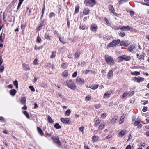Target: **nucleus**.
Here are the masks:
<instances>
[{
    "label": "nucleus",
    "instance_id": "37998d69",
    "mask_svg": "<svg viewBox=\"0 0 149 149\" xmlns=\"http://www.w3.org/2000/svg\"><path fill=\"white\" fill-rule=\"evenodd\" d=\"M45 38L49 40H51V38L50 36H49V35L46 34L45 35Z\"/></svg>",
    "mask_w": 149,
    "mask_h": 149
},
{
    "label": "nucleus",
    "instance_id": "f8f14e48",
    "mask_svg": "<svg viewBox=\"0 0 149 149\" xmlns=\"http://www.w3.org/2000/svg\"><path fill=\"white\" fill-rule=\"evenodd\" d=\"M144 78L142 77H135L134 78L133 80L136 82L139 83L144 81Z\"/></svg>",
    "mask_w": 149,
    "mask_h": 149
},
{
    "label": "nucleus",
    "instance_id": "bf43d9fd",
    "mask_svg": "<svg viewBox=\"0 0 149 149\" xmlns=\"http://www.w3.org/2000/svg\"><path fill=\"white\" fill-rule=\"evenodd\" d=\"M3 42V40L2 39V33H1L0 36V43Z\"/></svg>",
    "mask_w": 149,
    "mask_h": 149
},
{
    "label": "nucleus",
    "instance_id": "c9c22d12",
    "mask_svg": "<svg viewBox=\"0 0 149 149\" xmlns=\"http://www.w3.org/2000/svg\"><path fill=\"white\" fill-rule=\"evenodd\" d=\"M56 52L55 51H53L52 53V55L50 57V58H54L56 56Z\"/></svg>",
    "mask_w": 149,
    "mask_h": 149
},
{
    "label": "nucleus",
    "instance_id": "9d476101",
    "mask_svg": "<svg viewBox=\"0 0 149 149\" xmlns=\"http://www.w3.org/2000/svg\"><path fill=\"white\" fill-rule=\"evenodd\" d=\"M145 54L144 53H142L141 54L139 55V54H136L137 58H138L139 60H144Z\"/></svg>",
    "mask_w": 149,
    "mask_h": 149
},
{
    "label": "nucleus",
    "instance_id": "39448f33",
    "mask_svg": "<svg viewBox=\"0 0 149 149\" xmlns=\"http://www.w3.org/2000/svg\"><path fill=\"white\" fill-rule=\"evenodd\" d=\"M136 45L132 44L128 47L127 50L129 52L135 54L136 53V51H139L136 50Z\"/></svg>",
    "mask_w": 149,
    "mask_h": 149
},
{
    "label": "nucleus",
    "instance_id": "b1692460",
    "mask_svg": "<svg viewBox=\"0 0 149 149\" xmlns=\"http://www.w3.org/2000/svg\"><path fill=\"white\" fill-rule=\"evenodd\" d=\"M80 55V52L78 51H77L75 54L74 56V58L75 59H77L79 58V56Z\"/></svg>",
    "mask_w": 149,
    "mask_h": 149
},
{
    "label": "nucleus",
    "instance_id": "aec40b11",
    "mask_svg": "<svg viewBox=\"0 0 149 149\" xmlns=\"http://www.w3.org/2000/svg\"><path fill=\"white\" fill-rule=\"evenodd\" d=\"M97 26L96 24H92L91 26V30L92 31H96Z\"/></svg>",
    "mask_w": 149,
    "mask_h": 149
},
{
    "label": "nucleus",
    "instance_id": "4c0bfd02",
    "mask_svg": "<svg viewBox=\"0 0 149 149\" xmlns=\"http://www.w3.org/2000/svg\"><path fill=\"white\" fill-rule=\"evenodd\" d=\"M71 113V111L70 109H68L65 112V115L66 116H68Z\"/></svg>",
    "mask_w": 149,
    "mask_h": 149
},
{
    "label": "nucleus",
    "instance_id": "f257e3e1",
    "mask_svg": "<svg viewBox=\"0 0 149 149\" xmlns=\"http://www.w3.org/2000/svg\"><path fill=\"white\" fill-rule=\"evenodd\" d=\"M105 60L106 63L109 65H112L114 64V61L113 58L110 56L107 55L105 56Z\"/></svg>",
    "mask_w": 149,
    "mask_h": 149
},
{
    "label": "nucleus",
    "instance_id": "7ed1b4c3",
    "mask_svg": "<svg viewBox=\"0 0 149 149\" xmlns=\"http://www.w3.org/2000/svg\"><path fill=\"white\" fill-rule=\"evenodd\" d=\"M95 0H84L85 5L89 7H92L96 4Z\"/></svg>",
    "mask_w": 149,
    "mask_h": 149
},
{
    "label": "nucleus",
    "instance_id": "49530a36",
    "mask_svg": "<svg viewBox=\"0 0 149 149\" xmlns=\"http://www.w3.org/2000/svg\"><path fill=\"white\" fill-rule=\"evenodd\" d=\"M48 120L49 122L50 123H52L53 121L52 118L49 116H48Z\"/></svg>",
    "mask_w": 149,
    "mask_h": 149
},
{
    "label": "nucleus",
    "instance_id": "0eeeda50",
    "mask_svg": "<svg viewBox=\"0 0 149 149\" xmlns=\"http://www.w3.org/2000/svg\"><path fill=\"white\" fill-rule=\"evenodd\" d=\"M76 82L78 84L80 85H83L84 83V79L79 77H77L76 78Z\"/></svg>",
    "mask_w": 149,
    "mask_h": 149
},
{
    "label": "nucleus",
    "instance_id": "5701e85b",
    "mask_svg": "<svg viewBox=\"0 0 149 149\" xmlns=\"http://www.w3.org/2000/svg\"><path fill=\"white\" fill-rule=\"evenodd\" d=\"M37 130L39 134L41 136L43 135V133L41 129L38 127H37Z\"/></svg>",
    "mask_w": 149,
    "mask_h": 149
},
{
    "label": "nucleus",
    "instance_id": "2f4dec72",
    "mask_svg": "<svg viewBox=\"0 0 149 149\" xmlns=\"http://www.w3.org/2000/svg\"><path fill=\"white\" fill-rule=\"evenodd\" d=\"M98 85H95L94 86L92 85L89 88L93 90H95L98 88Z\"/></svg>",
    "mask_w": 149,
    "mask_h": 149
},
{
    "label": "nucleus",
    "instance_id": "6e6d98bb",
    "mask_svg": "<svg viewBox=\"0 0 149 149\" xmlns=\"http://www.w3.org/2000/svg\"><path fill=\"white\" fill-rule=\"evenodd\" d=\"M22 3V2H20V1H19V2L18 3V6L17 7V10H18V9H19V8Z\"/></svg>",
    "mask_w": 149,
    "mask_h": 149
},
{
    "label": "nucleus",
    "instance_id": "5fc2aeb1",
    "mask_svg": "<svg viewBox=\"0 0 149 149\" xmlns=\"http://www.w3.org/2000/svg\"><path fill=\"white\" fill-rule=\"evenodd\" d=\"M38 60L37 59H34L33 61V64L34 65H37L38 64V63L37 62Z\"/></svg>",
    "mask_w": 149,
    "mask_h": 149
},
{
    "label": "nucleus",
    "instance_id": "72a5a7b5",
    "mask_svg": "<svg viewBox=\"0 0 149 149\" xmlns=\"http://www.w3.org/2000/svg\"><path fill=\"white\" fill-rule=\"evenodd\" d=\"M131 74L132 75H135L136 76H137L140 74V73L139 72L136 71L134 72H132Z\"/></svg>",
    "mask_w": 149,
    "mask_h": 149
},
{
    "label": "nucleus",
    "instance_id": "e433bc0d",
    "mask_svg": "<svg viewBox=\"0 0 149 149\" xmlns=\"http://www.w3.org/2000/svg\"><path fill=\"white\" fill-rule=\"evenodd\" d=\"M13 85L16 87V88L17 89L18 88V83L17 80H15L13 82Z\"/></svg>",
    "mask_w": 149,
    "mask_h": 149
},
{
    "label": "nucleus",
    "instance_id": "09e8293b",
    "mask_svg": "<svg viewBox=\"0 0 149 149\" xmlns=\"http://www.w3.org/2000/svg\"><path fill=\"white\" fill-rule=\"evenodd\" d=\"M42 24H40L39 25L38 27L36 28V30L38 31H40L42 28Z\"/></svg>",
    "mask_w": 149,
    "mask_h": 149
},
{
    "label": "nucleus",
    "instance_id": "20e7f679",
    "mask_svg": "<svg viewBox=\"0 0 149 149\" xmlns=\"http://www.w3.org/2000/svg\"><path fill=\"white\" fill-rule=\"evenodd\" d=\"M131 57L129 56L126 55H123L118 57L117 59L118 62H121L123 60L127 61L130 60Z\"/></svg>",
    "mask_w": 149,
    "mask_h": 149
},
{
    "label": "nucleus",
    "instance_id": "412c9836",
    "mask_svg": "<svg viewBox=\"0 0 149 149\" xmlns=\"http://www.w3.org/2000/svg\"><path fill=\"white\" fill-rule=\"evenodd\" d=\"M90 11L89 9L87 8H84L83 10V13L84 15H87L88 14Z\"/></svg>",
    "mask_w": 149,
    "mask_h": 149
},
{
    "label": "nucleus",
    "instance_id": "3c124183",
    "mask_svg": "<svg viewBox=\"0 0 149 149\" xmlns=\"http://www.w3.org/2000/svg\"><path fill=\"white\" fill-rule=\"evenodd\" d=\"M77 75V72H74L72 74V77L73 78L75 77Z\"/></svg>",
    "mask_w": 149,
    "mask_h": 149
},
{
    "label": "nucleus",
    "instance_id": "e2e57ef3",
    "mask_svg": "<svg viewBox=\"0 0 149 149\" xmlns=\"http://www.w3.org/2000/svg\"><path fill=\"white\" fill-rule=\"evenodd\" d=\"M106 116V115L105 113H103L101 115V117L103 118H105Z\"/></svg>",
    "mask_w": 149,
    "mask_h": 149
},
{
    "label": "nucleus",
    "instance_id": "de8ad7c7",
    "mask_svg": "<svg viewBox=\"0 0 149 149\" xmlns=\"http://www.w3.org/2000/svg\"><path fill=\"white\" fill-rule=\"evenodd\" d=\"M41 40V38L39 36H38L37 38L36 42L37 43H39L40 42Z\"/></svg>",
    "mask_w": 149,
    "mask_h": 149
},
{
    "label": "nucleus",
    "instance_id": "bb28decb",
    "mask_svg": "<svg viewBox=\"0 0 149 149\" xmlns=\"http://www.w3.org/2000/svg\"><path fill=\"white\" fill-rule=\"evenodd\" d=\"M104 19L106 23V24H107L108 26H110L111 25V23L110 22V21L108 20V19L107 18H104Z\"/></svg>",
    "mask_w": 149,
    "mask_h": 149
},
{
    "label": "nucleus",
    "instance_id": "6e6552de",
    "mask_svg": "<svg viewBox=\"0 0 149 149\" xmlns=\"http://www.w3.org/2000/svg\"><path fill=\"white\" fill-rule=\"evenodd\" d=\"M3 63V60L2 59V56H0V72L1 73L4 70V66L2 65L1 67V65Z\"/></svg>",
    "mask_w": 149,
    "mask_h": 149
},
{
    "label": "nucleus",
    "instance_id": "a211bd4d",
    "mask_svg": "<svg viewBox=\"0 0 149 149\" xmlns=\"http://www.w3.org/2000/svg\"><path fill=\"white\" fill-rule=\"evenodd\" d=\"M69 118H63L61 119V121L63 123H66L69 121Z\"/></svg>",
    "mask_w": 149,
    "mask_h": 149
},
{
    "label": "nucleus",
    "instance_id": "a18cd8bd",
    "mask_svg": "<svg viewBox=\"0 0 149 149\" xmlns=\"http://www.w3.org/2000/svg\"><path fill=\"white\" fill-rule=\"evenodd\" d=\"M91 96L89 95L87 96L85 98V100L86 101L90 100L91 99Z\"/></svg>",
    "mask_w": 149,
    "mask_h": 149
},
{
    "label": "nucleus",
    "instance_id": "f03ea898",
    "mask_svg": "<svg viewBox=\"0 0 149 149\" xmlns=\"http://www.w3.org/2000/svg\"><path fill=\"white\" fill-rule=\"evenodd\" d=\"M67 86L72 90H74L76 88V85L74 82L72 80H68L66 81Z\"/></svg>",
    "mask_w": 149,
    "mask_h": 149
},
{
    "label": "nucleus",
    "instance_id": "052dcab7",
    "mask_svg": "<svg viewBox=\"0 0 149 149\" xmlns=\"http://www.w3.org/2000/svg\"><path fill=\"white\" fill-rule=\"evenodd\" d=\"M45 134L48 137H50L51 136L52 133H47V132H45Z\"/></svg>",
    "mask_w": 149,
    "mask_h": 149
},
{
    "label": "nucleus",
    "instance_id": "ddd939ff",
    "mask_svg": "<svg viewBox=\"0 0 149 149\" xmlns=\"http://www.w3.org/2000/svg\"><path fill=\"white\" fill-rule=\"evenodd\" d=\"M131 28L129 26H124L123 27H120L117 29H120L124 31H129L130 30Z\"/></svg>",
    "mask_w": 149,
    "mask_h": 149
},
{
    "label": "nucleus",
    "instance_id": "f3484780",
    "mask_svg": "<svg viewBox=\"0 0 149 149\" xmlns=\"http://www.w3.org/2000/svg\"><path fill=\"white\" fill-rule=\"evenodd\" d=\"M107 78L108 79H110L111 77H113V71L112 70H110L107 74Z\"/></svg>",
    "mask_w": 149,
    "mask_h": 149
},
{
    "label": "nucleus",
    "instance_id": "423d86ee",
    "mask_svg": "<svg viewBox=\"0 0 149 149\" xmlns=\"http://www.w3.org/2000/svg\"><path fill=\"white\" fill-rule=\"evenodd\" d=\"M120 42V39L114 40L109 44L107 46V48L109 49V47L115 46L119 44Z\"/></svg>",
    "mask_w": 149,
    "mask_h": 149
},
{
    "label": "nucleus",
    "instance_id": "473e14b6",
    "mask_svg": "<svg viewBox=\"0 0 149 149\" xmlns=\"http://www.w3.org/2000/svg\"><path fill=\"white\" fill-rule=\"evenodd\" d=\"M23 113L25 116L27 118H29L30 116L28 112L25 111H23Z\"/></svg>",
    "mask_w": 149,
    "mask_h": 149
},
{
    "label": "nucleus",
    "instance_id": "58836bf2",
    "mask_svg": "<svg viewBox=\"0 0 149 149\" xmlns=\"http://www.w3.org/2000/svg\"><path fill=\"white\" fill-rule=\"evenodd\" d=\"M105 125V124L101 123L99 127H98L99 129H101V130L102 129L104 128Z\"/></svg>",
    "mask_w": 149,
    "mask_h": 149
},
{
    "label": "nucleus",
    "instance_id": "7c9ffc66",
    "mask_svg": "<svg viewBox=\"0 0 149 149\" xmlns=\"http://www.w3.org/2000/svg\"><path fill=\"white\" fill-rule=\"evenodd\" d=\"M54 127L57 129H59L61 128V126L59 125L58 123H56L54 125Z\"/></svg>",
    "mask_w": 149,
    "mask_h": 149
},
{
    "label": "nucleus",
    "instance_id": "c03bdc74",
    "mask_svg": "<svg viewBox=\"0 0 149 149\" xmlns=\"http://www.w3.org/2000/svg\"><path fill=\"white\" fill-rule=\"evenodd\" d=\"M127 95H128V93L127 92H125L122 95L121 98L122 99H123Z\"/></svg>",
    "mask_w": 149,
    "mask_h": 149
},
{
    "label": "nucleus",
    "instance_id": "1a4fd4ad",
    "mask_svg": "<svg viewBox=\"0 0 149 149\" xmlns=\"http://www.w3.org/2000/svg\"><path fill=\"white\" fill-rule=\"evenodd\" d=\"M109 9L111 13L116 15L117 14L115 12L114 9L112 5L111 4L109 5Z\"/></svg>",
    "mask_w": 149,
    "mask_h": 149
},
{
    "label": "nucleus",
    "instance_id": "9b49d317",
    "mask_svg": "<svg viewBox=\"0 0 149 149\" xmlns=\"http://www.w3.org/2000/svg\"><path fill=\"white\" fill-rule=\"evenodd\" d=\"M127 131L125 130H121L118 134L117 136L120 138L122 137L126 134Z\"/></svg>",
    "mask_w": 149,
    "mask_h": 149
},
{
    "label": "nucleus",
    "instance_id": "393cba45",
    "mask_svg": "<svg viewBox=\"0 0 149 149\" xmlns=\"http://www.w3.org/2000/svg\"><path fill=\"white\" fill-rule=\"evenodd\" d=\"M16 92V91L15 89L11 90L10 91V95L13 96H14L15 95Z\"/></svg>",
    "mask_w": 149,
    "mask_h": 149
},
{
    "label": "nucleus",
    "instance_id": "4be33fe9",
    "mask_svg": "<svg viewBox=\"0 0 149 149\" xmlns=\"http://www.w3.org/2000/svg\"><path fill=\"white\" fill-rule=\"evenodd\" d=\"M54 142L57 144L58 145L60 146L61 143L59 140V138L56 137L54 139Z\"/></svg>",
    "mask_w": 149,
    "mask_h": 149
},
{
    "label": "nucleus",
    "instance_id": "4468645a",
    "mask_svg": "<svg viewBox=\"0 0 149 149\" xmlns=\"http://www.w3.org/2000/svg\"><path fill=\"white\" fill-rule=\"evenodd\" d=\"M112 93V91H109L105 93L103 96L104 98H109Z\"/></svg>",
    "mask_w": 149,
    "mask_h": 149
},
{
    "label": "nucleus",
    "instance_id": "69168bd1",
    "mask_svg": "<svg viewBox=\"0 0 149 149\" xmlns=\"http://www.w3.org/2000/svg\"><path fill=\"white\" fill-rule=\"evenodd\" d=\"M54 15H55L54 13L53 12H52L50 13V15H49V17H52L54 16Z\"/></svg>",
    "mask_w": 149,
    "mask_h": 149
},
{
    "label": "nucleus",
    "instance_id": "338daca9",
    "mask_svg": "<svg viewBox=\"0 0 149 149\" xmlns=\"http://www.w3.org/2000/svg\"><path fill=\"white\" fill-rule=\"evenodd\" d=\"M131 149V146L130 145H127L125 148V149Z\"/></svg>",
    "mask_w": 149,
    "mask_h": 149
},
{
    "label": "nucleus",
    "instance_id": "864d4df0",
    "mask_svg": "<svg viewBox=\"0 0 149 149\" xmlns=\"http://www.w3.org/2000/svg\"><path fill=\"white\" fill-rule=\"evenodd\" d=\"M29 88L31 90L33 91L34 92L35 90L33 86H29Z\"/></svg>",
    "mask_w": 149,
    "mask_h": 149
},
{
    "label": "nucleus",
    "instance_id": "c756f323",
    "mask_svg": "<svg viewBox=\"0 0 149 149\" xmlns=\"http://www.w3.org/2000/svg\"><path fill=\"white\" fill-rule=\"evenodd\" d=\"M26 101V98L25 97H22L21 99V102L22 104H24Z\"/></svg>",
    "mask_w": 149,
    "mask_h": 149
},
{
    "label": "nucleus",
    "instance_id": "c85d7f7f",
    "mask_svg": "<svg viewBox=\"0 0 149 149\" xmlns=\"http://www.w3.org/2000/svg\"><path fill=\"white\" fill-rule=\"evenodd\" d=\"M98 136H94L92 137V140L93 142H96L98 140Z\"/></svg>",
    "mask_w": 149,
    "mask_h": 149
},
{
    "label": "nucleus",
    "instance_id": "774afa93",
    "mask_svg": "<svg viewBox=\"0 0 149 149\" xmlns=\"http://www.w3.org/2000/svg\"><path fill=\"white\" fill-rule=\"evenodd\" d=\"M129 12L131 16H132L134 14V12L133 11H130Z\"/></svg>",
    "mask_w": 149,
    "mask_h": 149
},
{
    "label": "nucleus",
    "instance_id": "f704fd0d",
    "mask_svg": "<svg viewBox=\"0 0 149 149\" xmlns=\"http://www.w3.org/2000/svg\"><path fill=\"white\" fill-rule=\"evenodd\" d=\"M79 7L78 5H77L75 6V12L76 13H77L79 11Z\"/></svg>",
    "mask_w": 149,
    "mask_h": 149
},
{
    "label": "nucleus",
    "instance_id": "603ef678",
    "mask_svg": "<svg viewBox=\"0 0 149 149\" xmlns=\"http://www.w3.org/2000/svg\"><path fill=\"white\" fill-rule=\"evenodd\" d=\"M0 121L3 123H5V121L3 118L1 116H0Z\"/></svg>",
    "mask_w": 149,
    "mask_h": 149
},
{
    "label": "nucleus",
    "instance_id": "2eb2a0df",
    "mask_svg": "<svg viewBox=\"0 0 149 149\" xmlns=\"http://www.w3.org/2000/svg\"><path fill=\"white\" fill-rule=\"evenodd\" d=\"M22 67L25 70L28 71L30 70V68L29 67V65L28 64H26L25 63L22 64Z\"/></svg>",
    "mask_w": 149,
    "mask_h": 149
},
{
    "label": "nucleus",
    "instance_id": "6ab92c4d",
    "mask_svg": "<svg viewBox=\"0 0 149 149\" xmlns=\"http://www.w3.org/2000/svg\"><path fill=\"white\" fill-rule=\"evenodd\" d=\"M117 119V117L116 116L114 117L111 120V124L113 125L115 124Z\"/></svg>",
    "mask_w": 149,
    "mask_h": 149
},
{
    "label": "nucleus",
    "instance_id": "4d7b16f0",
    "mask_svg": "<svg viewBox=\"0 0 149 149\" xmlns=\"http://www.w3.org/2000/svg\"><path fill=\"white\" fill-rule=\"evenodd\" d=\"M86 28L85 26L84 25H81L79 27V28L81 29L84 30Z\"/></svg>",
    "mask_w": 149,
    "mask_h": 149
},
{
    "label": "nucleus",
    "instance_id": "dca6fc26",
    "mask_svg": "<svg viewBox=\"0 0 149 149\" xmlns=\"http://www.w3.org/2000/svg\"><path fill=\"white\" fill-rule=\"evenodd\" d=\"M68 75V72L67 70L64 71L62 74V76L63 78H66Z\"/></svg>",
    "mask_w": 149,
    "mask_h": 149
},
{
    "label": "nucleus",
    "instance_id": "a19ab883",
    "mask_svg": "<svg viewBox=\"0 0 149 149\" xmlns=\"http://www.w3.org/2000/svg\"><path fill=\"white\" fill-rule=\"evenodd\" d=\"M59 40L63 44H65V41L64 40L63 38L59 37Z\"/></svg>",
    "mask_w": 149,
    "mask_h": 149
},
{
    "label": "nucleus",
    "instance_id": "0e129e2a",
    "mask_svg": "<svg viewBox=\"0 0 149 149\" xmlns=\"http://www.w3.org/2000/svg\"><path fill=\"white\" fill-rule=\"evenodd\" d=\"M27 106L25 105H24V106L22 107V110H26L27 109Z\"/></svg>",
    "mask_w": 149,
    "mask_h": 149
},
{
    "label": "nucleus",
    "instance_id": "8fccbe9b",
    "mask_svg": "<svg viewBox=\"0 0 149 149\" xmlns=\"http://www.w3.org/2000/svg\"><path fill=\"white\" fill-rule=\"evenodd\" d=\"M118 34L120 36L122 37H124L125 36V33L123 32H120Z\"/></svg>",
    "mask_w": 149,
    "mask_h": 149
},
{
    "label": "nucleus",
    "instance_id": "cd10ccee",
    "mask_svg": "<svg viewBox=\"0 0 149 149\" xmlns=\"http://www.w3.org/2000/svg\"><path fill=\"white\" fill-rule=\"evenodd\" d=\"M125 117V116L124 115H123L121 117L120 119L119 122V123L120 124H122L124 121V118Z\"/></svg>",
    "mask_w": 149,
    "mask_h": 149
},
{
    "label": "nucleus",
    "instance_id": "13d9d810",
    "mask_svg": "<svg viewBox=\"0 0 149 149\" xmlns=\"http://www.w3.org/2000/svg\"><path fill=\"white\" fill-rule=\"evenodd\" d=\"M84 127L83 126H81L79 127V130L81 132H82V133H83Z\"/></svg>",
    "mask_w": 149,
    "mask_h": 149
},
{
    "label": "nucleus",
    "instance_id": "680f3d73",
    "mask_svg": "<svg viewBox=\"0 0 149 149\" xmlns=\"http://www.w3.org/2000/svg\"><path fill=\"white\" fill-rule=\"evenodd\" d=\"M100 105L99 104H95V107L96 109L99 108L100 107Z\"/></svg>",
    "mask_w": 149,
    "mask_h": 149
},
{
    "label": "nucleus",
    "instance_id": "79ce46f5",
    "mask_svg": "<svg viewBox=\"0 0 149 149\" xmlns=\"http://www.w3.org/2000/svg\"><path fill=\"white\" fill-rule=\"evenodd\" d=\"M127 1V0H120L119 1V6Z\"/></svg>",
    "mask_w": 149,
    "mask_h": 149
},
{
    "label": "nucleus",
    "instance_id": "ea45409f",
    "mask_svg": "<svg viewBox=\"0 0 149 149\" xmlns=\"http://www.w3.org/2000/svg\"><path fill=\"white\" fill-rule=\"evenodd\" d=\"M134 93V92L133 91H132L131 92L129 91L128 93V95L130 97L133 95Z\"/></svg>",
    "mask_w": 149,
    "mask_h": 149
},
{
    "label": "nucleus",
    "instance_id": "a878e982",
    "mask_svg": "<svg viewBox=\"0 0 149 149\" xmlns=\"http://www.w3.org/2000/svg\"><path fill=\"white\" fill-rule=\"evenodd\" d=\"M141 120L139 119H137L134 122V126H136L139 125L140 123Z\"/></svg>",
    "mask_w": 149,
    "mask_h": 149
}]
</instances>
